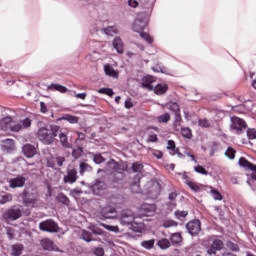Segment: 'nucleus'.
Masks as SVG:
<instances>
[{
  "mask_svg": "<svg viewBox=\"0 0 256 256\" xmlns=\"http://www.w3.org/2000/svg\"><path fill=\"white\" fill-rule=\"evenodd\" d=\"M128 5L129 7H133V9H136V7H139V2H137V0H129Z\"/></svg>",
  "mask_w": 256,
  "mask_h": 256,
  "instance_id": "60",
  "label": "nucleus"
},
{
  "mask_svg": "<svg viewBox=\"0 0 256 256\" xmlns=\"http://www.w3.org/2000/svg\"><path fill=\"white\" fill-rule=\"evenodd\" d=\"M108 165H112L114 171H123V169H121V164L115 162V160H110L108 162Z\"/></svg>",
  "mask_w": 256,
  "mask_h": 256,
  "instance_id": "52",
  "label": "nucleus"
},
{
  "mask_svg": "<svg viewBox=\"0 0 256 256\" xmlns=\"http://www.w3.org/2000/svg\"><path fill=\"white\" fill-rule=\"evenodd\" d=\"M208 255H217V250L213 248L211 245L207 248Z\"/></svg>",
  "mask_w": 256,
  "mask_h": 256,
  "instance_id": "61",
  "label": "nucleus"
},
{
  "mask_svg": "<svg viewBox=\"0 0 256 256\" xmlns=\"http://www.w3.org/2000/svg\"><path fill=\"white\" fill-rule=\"evenodd\" d=\"M183 123V118L181 117V114H176L174 123H173V128L176 131H181V124Z\"/></svg>",
  "mask_w": 256,
  "mask_h": 256,
  "instance_id": "29",
  "label": "nucleus"
},
{
  "mask_svg": "<svg viewBox=\"0 0 256 256\" xmlns=\"http://www.w3.org/2000/svg\"><path fill=\"white\" fill-rule=\"evenodd\" d=\"M157 141H159L157 134H151L148 136L147 143H157Z\"/></svg>",
  "mask_w": 256,
  "mask_h": 256,
  "instance_id": "57",
  "label": "nucleus"
},
{
  "mask_svg": "<svg viewBox=\"0 0 256 256\" xmlns=\"http://www.w3.org/2000/svg\"><path fill=\"white\" fill-rule=\"evenodd\" d=\"M131 189L133 190V193H139V178L138 181H134L131 184Z\"/></svg>",
  "mask_w": 256,
  "mask_h": 256,
  "instance_id": "58",
  "label": "nucleus"
},
{
  "mask_svg": "<svg viewBox=\"0 0 256 256\" xmlns=\"http://www.w3.org/2000/svg\"><path fill=\"white\" fill-rule=\"evenodd\" d=\"M167 149H168V151H171L170 152V155H171V153L177 152L179 148H177V146L175 145V141L168 140V142H167Z\"/></svg>",
  "mask_w": 256,
  "mask_h": 256,
  "instance_id": "45",
  "label": "nucleus"
},
{
  "mask_svg": "<svg viewBox=\"0 0 256 256\" xmlns=\"http://www.w3.org/2000/svg\"><path fill=\"white\" fill-rule=\"evenodd\" d=\"M158 247H160V249H169V247H171V242L169 241V239L167 238H162L157 242Z\"/></svg>",
  "mask_w": 256,
  "mask_h": 256,
  "instance_id": "34",
  "label": "nucleus"
},
{
  "mask_svg": "<svg viewBox=\"0 0 256 256\" xmlns=\"http://www.w3.org/2000/svg\"><path fill=\"white\" fill-rule=\"evenodd\" d=\"M59 120L60 121H68V123H71L72 125H75V123H79V117L73 116L70 114H66L65 116L61 117Z\"/></svg>",
  "mask_w": 256,
  "mask_h": 256,
  "instance_id": "28",
  "label": "nucleus"
},
{
  "mask_svg": "<svg viewBox=\"0 0 256 256\" xmlns=\"http://www.w3.org/2000/svg\"><path fill=\"white\" fill-rule=\"evenodd\" d=\"M93 253L96 256H104L105 255V250L102 247H96L93 249Z\"/></svg>",
  "mask_w": 256,
  "mask_h": 256,
  "instance_id": "55",
  "label": "nucleus"
},
{
  "mask_svg": "<svg viewBox=\"0 0 256 256\" xmlns=\"http://www.w3.org/2000/svg\"><path fill=\"white\" fill-rule=\"evenodd\" d=\"M93 171V167L85 162H80L79 165V173L80 175H85V173H91Z\"/></svg>",
  "mask_w": 256,
  "mask_h": 256,
  "instance_id": "26",
  "label": "nucleus"
},
{
  "mask_svg": "<svg viewBox=\"0 0 256 256\" xmlns=\"http://www.w3.org/2000/svg\"><path fill=\"white\" fill-rule=\"evenodd\" d=\"M23 153L25 157L31 158L36 155L37 149L35 148V146L31 144H25L23 146Z\"/></svg>",
  "mask_w": 256,
  "mask_h": 256,
  "instance_id": "18",
  "label": "nucleus"
},
{
  "mask_svg": "<svg viewBox=\"0 0 256 256\" xmlns=\"http://www.w3.org/2000/svg\"><path fill=\"white\" fill-rule=\"evenodd\" d=\"M159 193H161V185L157 182H154L150 186L149 194L157 196V195H159Z\"/></svg>",
  "mask_w": 256,
  "mask_h": 256,
  "instance_id": "30",
  "label": "nucleus"
},
{
  "mask_svg": "<svg viewBox=\"0 0 256 256\" xmlns=\"http://www.w3.org/2000/svg\"><path fill=\"white\" fill-rule=\"evenodd\" d=\"M168 109L169 111H172L175 115H180L181 114V108L179 107V104L176 102H171L168 104Z\"/></svg>",
  "mask_w": 256,
  "mask_h": 256,
  "instance_id": "33",
  "label": "nucleus"
},
{
  "mask_svg": "<svg viewBox=\"0 0 256 256\" xmlns=\"http://www.w3.org/2000/svg\"><path fill=\"white\" fill-rule=\"evenodd\" d=\"M93 161L96 163V165H101V163H105V158L102 157L101 154H95Z\"/></svg>",
  "mask_w": 256,
  "mask_h": 256,
  "instance_id": "51",
  "label": "nucleus"
},
{
  "mask_svg": "<svg viewBox=\"0 0 256 256\" xmlns=\"http://www.w3.org/2000/svg\"><path fill=\"white\" fill-rule=\"evenodd\" d=\"M179 131L185 139H191L193 137V131L189 127H182Z\"/></svg>",
  "mask_w": 256,
  "mask_h": 256,
  "instance_id": "31",
  "label": "nucleus"
},
{
  "mask_svg": "<svg viewBox=\"0 0 256 256\" xmlns=\"http://www.w3.org/2000/svg\"><path fill=\"white\" fill-rule=\"evenodd\" d=\"M210 189V193L215 201H223V195L218 190H215L213 187H210Z\"/></svg>",
  "mask_w": 256,
  "mask_h": 256,
  "instance_id": "40",
  "label": "nucleus"
},
{
  "mask_svg": "<svg viewBox=\"0 0 256 256\" xmlns=\"http://www.w3.org/2000/svg\"><path fill=\"white\" fill-rule=\"evenodd\" d=\"M40 245L43 251H55V243L49 238L41 239Z\"/></svg>",
  "mask_w": 256,
  "mask_h": 256,
  "instance_id": "15",
  "label": "nucleus"
},
{
  "mask_svg": "<svg viewBox=\"0 0 256 256\" xmlns=\"http://www.w3.org/2000/svg\"><path fill=\"white\" fill-rule=\"evenodd\" d=\"M247 137L248 139H256V130L253 128H249L247 130Z\"/></svg>",
  "mask_w": 256,
  "mask_h": 256,
  "instance_id": "56",
  "label": "nucleus"
},
{
  "mask_svg": "<svg viewBox=\"0 0 256 256\" xmlns=\"http://www.w3.org/2000/svg\"><path fill=\"white\" fill-rule=\"evenodd\" d=\"M157 210V206L155 204H143L140 208V213L144 217H151Z\"/></svg>",
  "mask_w": 256,
  "mask_h": 256,
  "instance_id": "11",
  "label": "nucleus"
},
{
  "mask_svg": "<svg viewBox=\"0 0 256 256\" xmlns=\"http://www.w3.org/2000/svg\"><path fill=\"white\" fill-rule=\"evenodd\" d=\"M104 73L108 77H113L114 79L119 78V73L115 71V69L113 68V66H111V64L104 65Z\"/></svg>",
  "mask_w": 256,
  "mask_h": 256,
  "instance_id": "19",
  "label": "nucleus"
},
{
  "mask_svg": "<svg viewBox=\"0 0 256 256\" xmlns=\"http://www.w3.org/2000/svg\"><path fill=\"white\" fill-rule=\"evenodd\" d=\"M130 225H131V229L134 233H142V231H143L142 223L132 222V223H130Z\"/></svg>",
  "mask_w": 256,
  "mask_h": 256,
  "instance_id": "39",
  "label": "nucleus"
},
{
  "mask_svg": "<svg viewBox=\"0 0 256 256\" xmlns=\"http://www.w3.org/2000/svg\"><path fill=\"white\" fill-rule=\"evenodd\" d=\"M210 246H212L216 251H221L224 247L223 240L215 239Z\"/></svg>",
  "mask_w": 256,
  "mask_h": 256,
  "instance_id": "41",
  "label": "nucleus"
},
{
  "mask_svg": "<svg viewBox=\"0 0 256 256\" xmlns=\"http://www.w3.org/2000/svg\"><path fill=\"white\" fill-rule=\"evenodd\" d=\"M101 215L104 219H115L117 217V210L114 207L107 206L102 208Z\"/></svg>",
  "mask_w": 256,
  "mask_h": 256,
  "instance_id": "13",
  "label": "nucleus"
},
{
  "mask_svg": "<svg viewBox=\"0 0 256 256\" xmlns=\"http://www.w3.org/2000/svg\"><path fill=\"white\" fill-rule=\"evenodd\" d=\"M226 247H228V249H230V251H234L236 253H239L240 249H239V245L233 243L232 241H228L226 243Z\"/></svg>",
  "mask_w": 256,
  "mask_h": 256,
  "instance_id": "47",
  "label": "nucleus"
},
{
  "mask_svg": "<svg viewBox=\"0 0 256 256\" xmlns=\"http://www.w3.org/2000/svg\"><path fill=\"white\" fill-rule=\"evenodd\" d=\"M133 221H135V213H133V211L129 209L122 211L120 217V222L122 225H131Z\"/></svg>",
  "mask_w": 256,
  "mask_h": 256,
  "instance_id": "10",
  "label": "nucleus"
},
{
  "mask_svg": "<svg viewBox=\"0 0 256 256\" xmlns=\"http://www.w3.org/2000/svg\"><path fill=\"white\" fill-rule=\"evenodd\" d=\"M231 129H233V131H235L237 135H241V133H243V131L247 129V123L245 122V120L237 116H233L231 118Z\"/></svg>",
  "mask_w": 256,
  "mask_h": 256,
  "instance_id": "4",
  "label": "nucleus"
},
{
  "mask_svg": "<svg viewBox=\"0 0 256 256\" xmlns=\"http://www.w3.org/2000/svg\"><path fill=\"white\" fill-rule=\"evenodd\" d=\"M140 37L144 39V41H147L149 44L153 43L154 41L153 37H151V35L146 32H140Z\"/></svg>",
  "mask_w": 256,
  "mask_h": 256,
  "instance_id": "50",
  "label": "nucleus"
},
{
  "mask_svg": "<svg viewBox=\"0 0 256 256\" xmlns=\"http://www.w3.org/2000/svg\"><path fill=\"white\" fill-rule=\"evenodd\" d=\"M169 89V86L166 84H158L153 88V91L156 95H165Z\"/></svg>",
  "mask_w": 256,
  "mask_h": 256,
  "instance_id": "23",
  "label": "nucleus"
},
{
  "mask_svg": "<svg viewBox=\"0 0 256 256\" xmlns=\"http://www.w3.org/2000/svg\"><path fill=\"white\" fill-rule=\"evenodd\" d=\"M40 231H46L47 233H58L59 225L55 221L48 219L40 222L39 224Z\"/></svg>",
  "mask_w": 256,
  "mask_h": 256,
  "instance_id": "5",
  "label": "nucleus"
},
{
  "mask_svg": "<svg viewBox=\"0 0 256 256\" xmlns=\"http://www.w3.org/2000/svg\"><path fill=\"white\" fill-rule=\"evenodd\" d=\"M105 189H107V184H105V182H103L101 180L95 181V184L93 186L94 191H103Z\"/></svg>",
  "mask_w": 256,
  "mask_h": 256,
  "instance_id": "36",
  "label": "nucleus"
},
{
  "mask_svg": "<svg viewBox=\"0 0 256 256\" xmlns=\"http://www.w3.org/2000/svg\"><path fill=\"white\" fill-rule=\"evenodd\" d=\"M22 201L26 206L36 205L39 201V194L24 190L22 193Z\"/></svg>",
  "mask_w": 256,
  "mask_h": 256,
  "instance_id": "6",
  "label": "nucleus"
},
{
  "mask_svg": "<svg viewBox=\"0 0 256 256\" xmlns=\"http://www.w3.org/2000/svg\"><path fill=\"white\" fill-rule=\"evenodd\" d=\"M23 253V245H13L12 246V255L20 256Z\"/></svg>",
  "mask_w": 256,
  "mask_h": 256,
  "instance_id": "42",
  "label": "nucleus"
},
{
  "mask_svg": "<svg viewBox=\"0 0 256 256\" xmlns=\"http://www.w3.org/2000/svg\"><path fill=\"white\" fill-rule=\"evenodd\" d=\"M77 179H79V176L77 175V170L70 169L67 171V174L64 176L63 181L64 183H70L73 185V183L77 182Z\"/></svg>",
  "mask_w": 256,
  "mask_h": 256,
  "instance_id": "14",
  "label": "nucleus"
},
{
  "mask_svg": "<svg viewBox=\"0 0 256 256\" xmlns=\"http://www.w3.org/2000/svg\"><path fill=\"white\" fill-rule=\"evenodd\" d=\"M238 165L245 169V171H251V178L256 181V165L251 163L247 158L241 157L238 161Z\"/></svg>",
  "mask_w": 256,
  "mask_h": 256,
  "instance_id": "7",
  "label": "nucleus"
},
{
  "mask_svg": "<svg viewBox=\"0 0 256 256\" xmlns=\"http://www.w3.org/2000/svg\"><path fill=\"white\" fill-rule=\"evenodd\" d=\"M175 199H177V193L176 192H172L169 194V200L170 201H175Z\"/></svg>",
  "mask_w": 256,
  "mask_h": 256,
  "instance_id": "64",
  "label": "nucleus"
},
{
  "mask_svg": "<svg viewBox=\"0 0 256 256\" xmlns=\"http://www.w3.org/2000/svg\"><path fill=\"white\" fill-rule=\"evenodd\" d=\"M27 179L23 176H18L16 178H12L9 180V188L10 189H17L21 188L25 185Z\"/></svg>",
  "mask_w": 256,
  "mask_h": 256,
  "instance_id": "12",
  "label": "nucleus"
},
{
  "mask_svg": "<svg viewBox=\"0 0 256 256\" xmlns=\"http://www.w3.org/2000/svg\"><path fill=\"white\" fill-rule=\"evenodd\" d=\"M194 171H196V173H200V175H208L207 170L205 169V167L198 165L194 168Z\"/></svg>",
  "mask_w": 256,
  "mask_h": 256,
  "instance_id": "53",
  "label": "nucleus"
},
{
  "mask_svg": "<svg viewBox=\"0 0 256 256\" xmlns=\"http://www.w3.org/2000/svg\"><path fill=\"white\" fill-rule=\"evenodd\" d=\"M170 241L172 245H181V243H183V236L179 232L173 233L170 236Z\"/></svg>",
  "mask_w": 256,
  "mask_h": 256,
  "instance_id": "25",
  "label": "nucleus"
},
{
  "mask_svg": "<svg viewBox=\"0 0 256 256\" xmlns=\"http://www.w3.org/2000/svg\"><path fill=\"white\" fill-rule=\"evenodd\" d=\"M177 225H179V223L173 220H165L162 224V227H164L165 229H169L170 227H177Z\"/></svg>",
  "mask_w": 256,
  "mask_h": 256,
  "instance_id": "48",
  "label": "nucleus"
},
{
  "mask_svg": "<svg viewBox=\"0 0 256 256\" xmlns=\"http://www.w3.org/2000/svg\"><path fill=\"white\" fill-rule=\"evenodd\" d=\"M83 239V241H86V243H91V241H95V239H93V234H91V232L87 231V230H82L81 231V237Z\"/></svg>",
  "mask_w": 256,
  "mask_h": 256,
  "instance_id": "32",
  "label": "nucleus"
},
{
  "mask_svg": "<svg viewBox=\"0 0 256 256\" xmlns=\"http://www.w3.org/2000/svg\"><path fill=\"white\" fill-rule=\"evenodd\" d=\"M40 111H41V113H47L48 109H47V105L45 104V102H40Z\"/></svg>",
  "mask_w": 256,
  "mask_h": 256,
  "instance_id": "62",
  "label": "nucleus"
},
{
  "mask_svg": "<svg viewBox=\"0 0 256 256\" xmlns=\"http://www.w3.org/2000/svg\"><path fill=\"white\" fill-rule=\"evenodd\" d=\"M237 153V150H235V148L229 146L227 148V150L225 151L224 155L228 158V159H235V155Z\"/></svg>",
  "mask_w": 256,
  "mask_h": 256,
  "instance_id": "38",
  "label": "nucleus"
},
{
  "mask_svg": "<svg viewBox=\"0 0 256 256\" xmlns=\"http://www.w3.org/2000/svg\"><path fill=\"white\" fill-rule=\"evenodd\" d=\"M48 89L50 91H58L59 93H67L68 91L67 87L61 84H51L48 86Z\"/></svg>",
  "mask_w": 256,
  "mask_h": 256,
  "instance_id": "27",
  "label": "nucleus"
},
{
  "mask_svg": "<svg viewBox=\"0 0 256 256\" xmlns=\"http://www.w3.org/2000/svg\"><path fill=\"white\" fill-rule=\"evenodd\" d=\"M11 201H13V194L7 193L0 196V205L11 203Z\"/></svg>",
  "mask_w": 256,
  "mask_h": 256,
  "instance_id": "35",
  "label": "nucleus"
},
{
  "mask_svg": "<svg viewBox=\"0 0 256 256\" xmlns=\"http://www.w3.org/2000/svg\"><path fill=\"white\" fill-rule=\"evenodd\" d=\"M186 185L189 186V188L191 189V191H194V193H201V191H203V185L197 183V182H193L191 180H187L185 182Z\"/></svg>",
  "mask_w": 256,
  "mask_h": 256,
  "instance_id": "20",
  "label": "nucleus"
},
{
  "mask_svg": "<svg viewBox=\"0 0 256 256\" xmlns=\"http://www.w3.org/2000/svg\"><path fill=\"white\" fill-rule=\"evenodd\" d=\"M153 83H155L153 76H146L142 79V87L148 89V91H153Z\"/></svg>",
  "mask_w": 256,
  "mask_h": 256,
  "instance_id": "17",
  "label": "nucleus"
},
{
  "mask_svg": "<svg viewBox=\"0 0 256 256\" xmlns=\"http://www.w3.org/2000/svg\"><path fill=\"white\" fill-rule=\"evenodd\" d=\"M186 229L190 235H199L201 233V220L194 219L186 224Z\"/></svg>",
  "mask_w": 256,
  "mask_h": 256,
  "instance_id": "8",
  "label": "nucleus"
},
{
  "mask_svg": "<svg viewBox=\"0 0 256 256\" xmlns=\"http://www.w3.org/2000/svg\"><path fill=\"white\" fill-rule=\"evenodd\" d=\"M88 229L94 234V235H103V229L97 227L96 225H90Z\"/></svg>",
  "mask_w": 256,
  "mask_h": 256,
  "instance_id": "46",
  "label": "nucleus"
},
{
  "mask_svg": "<svg viewBox=\"0 0 256 256\" xmlns=\"http://www.w3.org/2000/svg\"><path fill=\"white\" fill-rule=\"evenodd\" d=\"M56 200L58 201V203L66 205V207H69L71 205V200L69 199V197H67V195L62 192L57 195Z\"/></svg>",
  "mask_w": 256,
  "mask_h": 256,
  "instance_id": "24",
  "label": "nucleus"
},
{
  "mask_svg": "<svg viewBox=\"0 0 256 256\" xmlns=\"http://www.w3.org/2000/svg\"><path fill=\"white\" fill-rule=\"evenodd\" d=\"M200 127L209 128L211 127V123L207 121V119H202L198 121Z\"/></svg>",
  "mask_w": 256,
  "mask_h": 256,
  "instance_id": "59",
  "label": "nucleus"
},
{
  "mask_svg": "<svg viewBox=\"0 0 256 256\" xmlns=\"http://www.w3.org/2000/svg\"><path fill=\"white\" fill-rule=\"evenodd\" d=\"M61 127L54 125L51 126L50 129L47 127H42L38 130V139L44 145H52L55 143V137L59 135Z\"/></svg>",
  "mask_w": 256,
  "mask_h": 256,
  "instance_id": "2",
  "label": "nucleus"
},
{
  "mask_svg": "<svg viewBox=\"0 0 256 256\" xmlns=\"http://www.w3.org/2000/svg\"><path fill=\"white\" fill-rule=\"evenodd\" d=\"M187 215H189L188 211H176L175 212V216L177 217V219H185V217H187Z\"/></svg>",
  "mask_w": 256,
  "mask_h": 256,
  "instance_id": "54",
  "label": "nucleus"
},
{
  "mask_svg": "<svg viewBox=\"0 0 256 256\" xmlns=\"http://www.w3.org/2000/svg\"><path fill=\"white\" fill-rule=\"evenodd\" d=\"M65 163V157L58 156V157H49L46 160L47 167H50L51 169H59Z\"/></svg>",
  "mask_w": 256,
  "mask_h": 256,
  "instance_id": "9",
  "label": "nucleus"
},
{
  "mask_svg": "<svg viewBox=\"0 0 256 256\" xmlns=\"http://www.w3.org/2000/svg\"><path fill=\"white\" fill-rule=\"evenodd\" d=\"M76 98L85 100V99H87V93H78V94H76Z\"/></svg>",
  "mask_w": 256,
  "mask_h": 256,
  "instance_id": "63",
  "label": "nucleus"
},
{
  "mask_svg": "<svg viewBox=\"0 0 256 256\" xmlns=\"http://www.w3.org/2000/svg\"><path fill=\"white\" fill-rule=\"evenodd\" d=\"M21 217H23V211L17 206H12L3 214L5 221H17Z\"/></svg>",
  "mask_w": 256,
  "mask_h": 256,
  "instance_id": "3",
  "label": "nucleus"
},
{
  "mask_svg": "<svg viewBox=\"0 0 256 256\" xmlns=\"http://www.w3.org/2000/svg\"><path fill=\"white\" fill-rule=\"evenodd\" d=\"M141 247H143L144 249H148V250L153 249V247H155V239L142 241Z\"/></svg>",
  "mask_w": 256,
  "mask_h": 256,
  "instance_id": "37",
  "label": "nucleus"
},
{
  "mask_svg": "<svg viewBox=\"0 0 256 256\" xmlns=\"http://www.w3.org/2000/svg\"><path fill=\"white\" fill-rule=\"evenodd\" d=\"M158 123H169L171 121V115L169 113H165L157 117Z\"/></svg>",
  "mask_w": 256,
  "mask_h": 256,
  "instance_id": "43",
  "label": "nucleus"
},
{
  "mask_svg": "<svg viewBox=\"0 0 256 256\" xmlns=\"http://www.w3.org/2000/svg\"><path fill=\"white\" fill-rule=\"evenodd\" d=\"M59 141L64 149H71L72 144L69 142V137L60 130L58 133Z\"/></svg>",
  "mask_w": 256,
  "mask_h": 256,
  "instance_id": "16",
  "label": "nucleus"
},
{
  "mask_svg": "<svg viewBox=\"0 0 256 256\" xmlns=\"http://www.w3.org/2000/svg\"><path fill=\"white\" fill-rule=\"evenodd\" d=\"M146 25L147 24L145 22H143L141 19H136L133 23L132 29L136 33H141V31H143L145 29Z\"/></svg>",
  "mask_w": 256,
  "mask_h": 256,
  "instance_id": "21",
  "label": "nucleus"
},
{
  "mask_svg": "<svg viewBox=\"0 0 256 256\" xmlns=\"http://www.w3.org/2000/svg\"><path fill=\"white\" fill-rule=\"evenodd\" d=\"M103 31H104L105 35H110V36H113L118 33L117 27H115V26L106 27L103 29Z\"/></svg>",
  "mask_w": 256,
  "mask_h": 256,
  "instance_id": "44",
  "label": "nucleus"
},
{
  "mask_svg": "<svg viewBox=\"0 0 256 256\" xmlns=\"http://www.w3.org/2000/svg\"><path fill=\"white\" fill-rule=\"evenodd\" d=\"M31 127V119L25 118L19 122H14L13 118L6 116L0 120V129L2 131H13L14 133H19L22 129H29Z\"/></svg>",
  "mask_w": 256,
  "mask_h": 256,
  "instance_id": "1",
  "label": "nucleus"
},
{
  "mask_svg": "<svg viewBox=\"0 0 256 256\" xmlns=\"http://www.w3.org/2000/svg\"><path fill=\"white\" fill-rule=\"evenodd\" d=\"M132 171L133 173H141V171H143V164H141L140 162L133 163Z\"/></svg>",
  "mask_w": 256,
  "mask_h": 256,
  "instance_id": "49",
  "label": "nucleus"
},
{
  "mask_svg": "<svg viewBox=\"0 0 256 256\" xmlns=\"http://www.w3.org/2000/svg\"><path fill=\"white\" fill-rule=\"evenodd\" d=\"M112 45H113L114 49H116L117 53H119L120 55H123V53H124L123 40H121V38L115 37Z\"/></svg>",
  "mask_w": 256,
  "mask_h": 256,
  "instance_id": "22",
  "label": "nucleus"
}]
</instances>
